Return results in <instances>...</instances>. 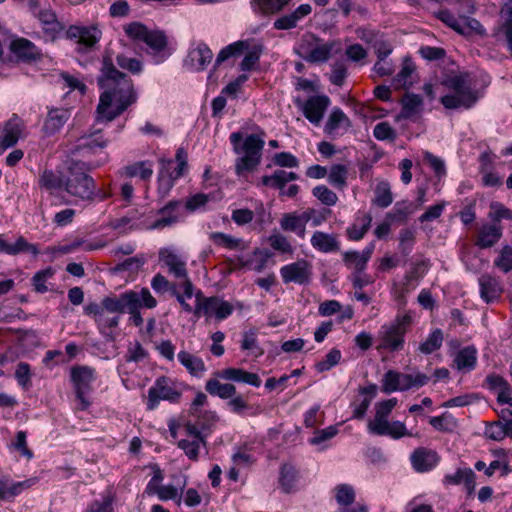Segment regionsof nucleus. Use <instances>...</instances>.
Listing matches in <instances>:
<instances>
[{
  "instance_id": "1",
  "label": "nucleus",
  "mask_w": 512,
  "mask_h": 512,
  "mask_svg": "<svg viewBox=\"0 0 512 512\" xmlns=\"http://www.w3.org/2000/svg\"><path fill=\"white\" fill-rule=\"evenodd\" d=\"M98 85L103 90L97 106L98 120L110 122L137 101L132 80L104 59Z\"/></svg>"
},
{
  "instance_id": "2",
  "label": "nucleus",
  "mask_w": 512,
  "mask_h": 512,
  "mask_svg": "<svg viewBox=\"0 0 512 512\" xmlns=\"http://www.w3.org/2000/svg\"><path fill=\"white\" fill-rule=\"evenodd\" d=\"M38 183L50 193L63 191L75 201H90L96 196V183L82 162H68L63 170L45 169Z\"/></svg>"
},
{
  "instance_id": "3",
  "label": "nucleus",
  "mask_w": 512,
  "mask_h": 512,
  "mask_svg": "<svg viewBox=\"0 0 512 512\" xmlns=\"http://www.w3.org/2000/svg\"><path fill=\"white\" fill-rule=\"evenodd\" d=\"M443 85L452 92L440 98L446 109H469L479 99L478 91L472 87L469 74L452 75L443 81Z\"/></svg>"
},
{
  "instance_id": "4",
  "label": "nucleus",
  "mask_w": 512,
  "mask_h": 512,
  "mask_svg": "<svg viewBox=\"0 0 512 512\" xmlns=\"http://www.w3.org/2000/svg\"><path fill=\"white\" fill-rule=\"evenodd\" d=\"M121 294L119 296L105 297L101 303H89L84 312L92 316L99 332L107 339L112 340L113 330L118 326L121 316Z\"/></svg>"
},
{
  "instance_id": "5",
  "label": "nucleus",
  "mask_w": 512,
  "mask_h": 512,
  "mask_svg": "<svg viewBox=\"0 0 512 512\" xmlns=\"http://www.w3.org/2000/svg\"><path fill=\"white\" fill-rule=\"evenodd\" d=\"M241 140L242 135L239 132H234L230 135V142L233 144L235 152L242 154L235 163V171L239 176L256 169L260 164L265 144L264 140L257 134L248 135L242 145L239 146Z\"/></svg>"
},
{
  "instance_id": "6",
  "label": "nucleus",
  "mask_w": 512,
  "mask_h": 512,
  "mask_svg": "<svg viewBox=\"0 0 512 512\" xmlns=\"http://www.w3.org/2000/svg\"><path fill=\"white\" fill-rule=\"evenodd\" d=\"M412 324V316L409 312L398 314L394 321L385 324L379 331L378 350L399 351L404 347V337Z\"/></svg>"
},
{
  "instance_id": "7",
  "label": "nucleus",
  "mask_w": 512,
  "mask_h": 512,
  "mask_svg": "<svg viewBox=\"0 0 512 512\" xmlns=\"http://www.w3.org/2000/svg\"><path fill=\"white\" fill-rule=\"evenodd\" d=\"M121 314L128 313L130 321L136 326L143 325V318L140 313L142 307L153 309L157 306V300L151 294L148 288H142L140 291H126L121 294Z\"/></svg>"
},
{
  "instance_id": "8",
  "label": "nucleus",
  "mask_w": 512,
  "mask_h": 512,
  "mask_svg": "<svg viewBox=\"0 0 512 512\" xmlns=\"http://www.w3.org/2000/svg\"><path fill=\"white\" fill-rule=\"evenodd\" d=\"M28 7L31 14L41 23L47 40L54 41L64 31L63 23L58 20L56 13L50 8L47 0H29Z\"/></svg>"
},
{
  "instance_id": "9",
  "label": "nucleus",
  "mask_w": 512,
  "mask_h": 512,
  "mask_svg": "<svg viewBox=\"0 0 512 512\" xmlns=\"http://www.w3.org/2000/svg\"><path fill=\"white\" fill-rule=\"evenodd\" d=\"M338 43L323 42L313 34L304 35L297 46V54L309 63L326 62Z\"/></svg>"
},
{
  "instance_id": "10",
  "label": "nucleus",
  "mask_w": 512,
  "mask_h": 512,
  "mask_svg": "<svg viewBox=\"0 0 512 512\" xmlns=\"http://www.w3.org/2000/svg\"><path fill=\"white\" fill-rule=\"evenodd\" d=\"M430 377L424 373L415 374L401 373L395 370H388L382 379V391L390 394L395 391H407L412 388H421L426 385Z\"/></svg>"
},
{
  "instance_id": "11",
  "label": "nucleus",
  "mask_w": 512,
  "mask_h": 512,
  "mask_svg": "<svg viewBox=\"0 0 512 512\" xmlns=\"http://www.w3.org/2000/svg\"><path fill=\"white\" fill-rule=\"evenodd\" d=\"M180 397L181 392L177 389L173 380L165 376L159 377L148 390L147 409L151 411L156 409L161 400L176 403Z\"/></svg>"
},
{
  "instance_id": "12",
  "label": "nucleus",
  "mask_w": 512,
  "mask_h": 512,
  "mask_svg": "<svg viewBox=\"0 0 512 512\" xmlns=\"http://www.w3.org/2000/svg\"><path fill=\"white\" fill-rule=\"evenodd\" d=\"M125 32L130 38L146 43L155 53L162 52L167 47V37L163 32L148 30L143 24L131 23L126 26Z\"/></svg>"
},
{
  "instance_id": "13",
  "label": "nucleus",
  "mask_w": 512,
  "mask_h": 512,
  "mask_svg": "<svg viewBox=\"0 0 512 512\" xmlns=\"http://www.w3.org/2000/svg\"><path fill=\"white\" fill-rule=\"evenodd\" d=\"M312 275V264L305 259H299L280 268V276L284 284L307 285L311 282Z\"/></svg>"
},
{
  "instance_id": "14",
  "label": "nucleus",
  "mask_w": 512,
  "mask_h": 512,
  "mask_svg": "<svg viewBox=\"0 0 512 512\" xmlns=\"http://www.w3.org/2000/svg\"><path fill=\"white\" fill-rule=\"evenodd\" d=\"M65 37L86 49H91L100 41L102 31L97 24L71 25L65 31Z\"/></svg>"
},
{
  "instance_id": "15",
  "label": "nucleus",
  "mask_w": 512,
  "mask_h": 512,
  "mask_svg": "<svg viewBox=\"0 0 512 512\" xmlns=\"http://www.w3.org/2000/svg\"><path fill=\"white\" fill-rule=\"evenodd\" d=\"M159 261L168 269V273L174 278L184 281L190 279L186 267V258L175 250L162 248L159 250Z\"/></svg>"
},
{
  "instance_id": "16",
  "label": "nucleus",
  "mask_w": 512,
  "mask_h": 512,
  "mask_svg": "<svg viewBox=\"0 0 512 512\" xmlns=\"http://www.w3.org/2000/svg\"><path fill=\"white\" fill-rule=\"evenodd\" d=\"M296 104L307 120L318 125L330 105V99L326 95H316L309 97L306 101L296 100Z\"/></svg>"
},
{
  "instance_id": "17",
  "label": "nucleus",
  "mask_w": 512,
  "mask_h": 512,
  "mask_svg": "<svg viewBox=\"0 0 512 512\" xmlns=\"http://www.w3.org/2000/svg\"><path fill=\"white\" fill-rule=\"evenodd\" d=\"M25 129L24 121L13 114L10 119L0 125V148L4 151L13 147L23 137Z\"/></svg>"
},
{
  "instance_id": "18",
  "label": "nucleus",
  "mask_w": 512,
  "mask_h": 512,
  "mask_svg": "<svg viewBox=\"0 0 512 512\" xmlns=\"http://www.w3.org/2000/svg\"><path fill=\"white\" fill-rule=\"evenodd\" d=\"M213 59L211 49L203 42L191 47L184 60V66L193 72H200L207 68Z\"/></svg>"
},
{
  "instance_id": "19",
  "label": "nucleus",
  "mask_w": 512,
  "mask_h": 512,
  "mask_svg": "<svg viewBox=\"0 0 512 512\" xmlns=\"http://www.w3.org/2000/svg\"><path fill=\"white\" fill-rule=\"evenodd\" d=\"M160 216L150 225V229H164L178 223L183 217V203L171 200L158 210Z\"/></svg>"
},
{
  "instance_id": "20",
  "label": "nucleus",
  "mask_w": 512,
  "mask_h": 512,
  "mask_svg": "<svg viewBox=\"0 0 512 512\" xmlns=\"http://www.w3.org/2000/svg\"><path fill=\"white\" fill-rule=\"evenodd\" d=\"M439 461L438 453L427 447H418L410 455L411 465L418 473L431 471L438 465Z\"/></svg>"
},
{
  "instance_id": "21",
  "label": "nucleus",
  "mask_w": 512,
  "mask_h": 512,
  "mask_svg": "<svg viewBox=\"0 0 512 512\" xmlns=\"http://www.w3.org/2000/svg\"><path fill=\"white\" fill-rule=\"evenodd\" d=\"M374 251V244H369L362 252L346 251L342 253V261L347 269L353 270L352 274H362L366 269Z\"/></svg>"
},
{
  "instance_id": "22",
  "label": "nucleus",
  "mask_w": 512,
  "mask_h": 512,
  "mask_svg": "<svg viewBox=\"0 0 512 512\" xmlns=\"http://www.w3.org/2000/svg\"><path fill=\"white\" fill-rule=\"evenodd\" d=\"M69 109L52 107L48 109L47 117L44 121L42 131L45 135L51 136L58 133L70 118Z\"/></svg>"
},
{
  "instance_id": "23",
  "label": "nucleus",
  "mask_w": 512,
  "mask_h": 512,
  "mask_svg": "<svg viewBox=\"0 0 512 512\" xmlns=\"http://www.w3.org/2000/svg\"><path fill=\"white\" fill-rule=\"evenodd\" d=\"M475 473L470 468H459L453 474H446L442 480L443 485L448 488L463 484L468 495H471L476 486Z\"/></svg>"
},
{
  "instance_id": "24",
  "label": "nucleus",
  "mask_w": 512,
  "mask_h": 512,
  "mask_svg": "<svg viewBox=\"0 0 512 512\" xmlns=\"http://www.w3.org/2000/svg\"><path fill=\"white\" fill-rule=\"evenodd\" d=\"M311 246L322 253H333L340 250L341 244L337 234L315 231L310 239Z\"/></svg>"
},
{
  "instance_id": "25",
  "label": "nucleus",
  "mask_w": 512,
  "mask_h": 512,
  "mask_svg": "<svg viewBox=\"0 0 512 512\" xmlns=\"http://www.w3.org/2000/svg\"><path fill=\"white\" fill-rule=\"evenodd\" d=\"M312 12L310 4H301L294 11L285 14L274 22V28L277 30H289L297 27L298 23Z\"/></svg>"
},
{
  "instance_id": "26",
  "label": "nucleus",
  "mask_w": 512,
  "mask_h": 512,
  "mask_svg": "<svg viewBox=\"0 0 512 512\" xmlns=\"http://www.w3.org/2000/svg\"><path fill=\"white\" fill-rule=\"evenodd\" d=\"M478 283L480 296L486 303L497 300L503 292L500 280L490 274L481 275L478 279Z\"/></svg>"
},
{
  "instance_id": "27",
  "label": "nucleus",
  "mask_w": 512,
  "mask_h": 512,
  "mask_svg": "<svg viewBox=\"0 0 512 512\" xmlns=\"http://www.w3.org/2000/svg\"><path fill=\"white\" fill-rule=\"evenodd\" d=\"M372 223V216L368 212L358 211L353 223L347 227L346 236L351 241H360L369 231Z\"/></svg>"
},
{
  "instance_id": "28",
  "label": "nucleus",
  "mask_w": 512,
  "mask_h": 512,
  "mask_svg": "<svg viewBox=\"0 0 512 512\" xmlns=\"http://www.w3.org/2000/svg\"><path fill=\"white\" fill-rule=\"evenodd\" d=\"M202 315L211 316L214 315L218 320H224L233 313V306L216 296L209 297L205 300Z\"/></svg>"
},
{
  "instance_id": "29",
  "label": "nucleus",
  "mask_w": 512,
  "mask_h": 512,
  "mask_svg": "<svg viewBox=\"0 0 512 512\" xmlns=\"http://www.w3.org/2000/svg\"><path fill=\"white\" fill-rule=\"evenodd\" d=\"M503 229L500 224H484L480 227L475 244L480 248L494 246L502 237Z\"/></svg>"
},
{
  "instance_id": "30",
  "label": "nucleus",
  "mask_w": 512,
  "mask_h": 512,
  "mask_svg": "<svg viewBox=\"0 0 512 512\" xmlns=\"http://www.w3.org/2000/svg\"><path fill=\"white\" fill-rule=\"evenodd\" d=\"M215 375L223 380L243 382L254 387L261 385V379L256 373L247 372L240 368H226L215 372Z\"/></svg>"
},
{
  "instance_id": "31",
  "label": "nucleus",
  "mask_w": 512,
  "mask_h": 512,
  "mask_svg": "<svg viewBox=\"0 0 512 512\" xmlns=\"http://www.w3.org/2000/svg\"><path fill=\"white\" fill-rule=\"evenodd\" d=\"M416 81V67L410 59H405L402 63L401 70L392 80L394 89H409Z\"/></svg>"
},
{
  "instance_id": "32",
  "label": "nucleus",
  "mask_w": 512,
  "mask_h": 512,
  "mask_svg": "<svg viewBox=\"0 0 512 512\" xmlns=\"http://www.w3.org/2000/svg\"><path fill=\"white\" fill-rule=\"evenodd\" d=\"M22 252L38 255L39 249L35 244L29 243L22 236L18 237L15 243L11 244L4 239V235L0 234V253L17 255Z\"/></svg>"
},
{
  "instance_id": "33",
  "label": "nucleus",
  "mask_w": 512,
  "mask_h": 512,
  "mask_svg": "<svg viewBox=\"0 0 512 512\" xmlns=\"http://www.w3.org/2000/svg\"><path fill=\"white\" fill-rule=\"evenodd\" d=\"M280 227L283 231L294 232L303 239L306 234L305 211L302 214L285 213L280 219Z\"/></svg>"
},
{
  "instance_id": "34",
  "label": "nucleus",
  "mask_w": 512,
  "mask_h": 512,
  "mask_svg": "<svg viewBox=\"0 0 512 512\" xmlns=\"http://www.w3.org/2000/svg\"><path fill=\"white\" fill-rule=\"evenodd\" d=\"M178 361L188 371L191 376L202 377L206 372V365L202 358L186 351L181 350L177 354Z\"/></svg>"
},
{
  "instance_id": "35",
  "label": "nucleus",
  "mask_w": 512,
  "mask_h": 512,
  "mask_svg": "<svg viewBox=\"0 0 512 512\" xmlns=\"http://www.w3.org/2000/svg\"><path fill=\"white\" fill-rule=\"evenodd\" d=\"M95 369L88 366H77L71 369V379L75 390L90 391L91 384L95 380Z\"/></svg>"
},
{
  "instance_id": "36",
  "label": "nucleus",
  "mask_w": 512,
  "mask_h": 512,
  "mask_svg": "<svg viewBox=\"0 0 512 512\" xmlns=\"http://www.w3.org/2000/svg\"><path fill=\"white\" fill-rule=\"evenodd\" d=\"M34 484L33 479L10 482L7 477L0 478V500H9Z\"/></svg>"
},
{
  "instance_id": "37",
  "label": "nucleus",
  "mask_w": 512,
  "mask_h": 512,
  "mask_svg": "<svg viewBox=\"0 0 512 512\" xmlns=\"http://www.w3.org/2000/svg\"><path fill=\"white\" fill-rule=\"evenodd\" d=\"M220 377L214 374V377L208 379L205 383V390L211 396H217L221 399L232 398L236 394V387L231 383L220 382Z\"/></svg>"
},
{
  "instance_id": "38",
  "label": "nucleus",
  "mask_w": 512,
  "mask_h": 512,
  "mask_svg": "<svg viewBox=\"0 0 512 512\" xmlns=\"http://www.w3.org/2000/svg\"><path fill=\"white\" fill-rule=\"evenodd\" d=\"M350 126L351 122L347 115L342 111V109L336 107L331 111L324 130L329 135H336L340 129L347 131Z\"/></svg>"
},
{
  "instance_id": "39",
  "label": "nucleus",
  "mask_w": 512,
  "mask_h": 512,
  "mask_svg": "<svg viewBox=\"0 0 512 512\" xmlns=\"http://www.w3.org/2000/svg\"><path fill=\"white\" fill-rule=\"evenodd\" d=\"M11 51L22 60H34L40 55L39 49L30 40L18 38L11 43Z\"/></svg>"
},
{
  "instance_id": "40",
  "label": "nucleus",
  "mask_w": 512,
  "mask_h": 512,
  "mask_svg": "<svg viewBox=\"0 0 512 512\" xmlns=\"http://www.w3.org/2000/svg\"><path fill=\"white\" fill-rule=\"evenodd\" d=\"M119 174L122 177H139L141 180H149L153 175L152 164L149 161H138L124 166Z\"/></svg>"
},
{
  "instance_id": "41",
  "label": "nucleus",
  "mask_w": 512,
  "mask_h": 512,
  "mask_svg": "<svg viewBox=\"0 0 512 512\" xmlns=\"http://www.w3.org/2000/svg\"><path fill=\"white\" fill-rule=\"evenodd\" d=\"M401 105L402 109L400 112V117L409 119L421 111L423 99L420 95L414 93H406L401 99Z\"/></svg>"
},
{
  "instance_id": "42",
  "label": "nucleus",
  "mask_w": 512,
  "mask_h": 512,
  "mask_svg": "<svg viewBox=\"0 0 512 512\" xmlns=\"http://www.w3.org/2000/svg\"><path fill=\"white\" fill-rule=\"evenodd\" d=\"M183 292L177 289V285L173 286L172 295L176 298L182 309L186 313H193V307L187 302L194 295L195 286L190 279H186L179 284Z\"/></svg>"
},
{
  "instance_id": "43",
  "label": "nucleus",
  "mask_w": 512,
  "mask_h": 512,
  "mask_svg": "<svg viewBox=\"0 0 512 512\" xmlns=\"http://www.w3.org/2000/svg\"><path fill=\"white\" fill-rule=\"evenodd\" d=\"M298 179V175L294 172H287L285 170H276L272 175H265L261 178V183L264 186H270L282 190L288 182Z\"/></svg>"
},
{
  "instance_id": "44",
  "label": "nucleus",
  "mask_w": 512,
  "mask_h": 512,
  "mask_svg": "<svg viewBox=\"0 0 512 512\" xmlns=\"http://www.w3.org/2000/svg\"><path fill=\"white\" fill-rule=\"evenodd\" d=\"M477 362V350L473 346L461 349L454 358V364L458 370H473Z\"/></svg>"
},
{
  "instance_id": "45",
  "label": "nucleus",
  "mask_w": 512,
  "mask_h": 512,
  "mask_svg": "<svg viewBox=\"0 0 512 512\" xmlns=\"http://www.w3.org/2000/svg\"><path fill=\"white\" fill-rule=\"evenodd\" d=\"M209 239L217 246L224 247L230 250H243L246 248L244 241L241 238L233 237L223 232H212Z\"/></svg>"
},
{
  "instance_id": "46",
  "label": "nucleus",
  "mask_w": 512,
  "mask_h": 512,
  "mask_svg": "<svg viewBox=\"0 0 512 512\" xmlns=\"http://www.w3.org/2000/svg\"><path fill=\"white\" fill-rule=\"evenodd\" d=\"M269 257H271L269 251L256 248L250 258L241 262V266L256 272H261L266 267Z\"/></svg>"
},
{
  "instance_id": "47",
  "label": "nucleus",
  "mask_w": 512,
  "mask_h": 512,
  "mask_svg": "<svg viewBox=\"0 0 512 512\" xmlns=\"http://www.w3.org/2000/svg\"><path fill=\"white\" fill-rule=\"evenodd\" d=\"M262 51L263 46L261 44H251L248 41V47L244 50L246 54L240 63V69L242 71L253 70L259 62Z\"/></svg>"
},
{
  "instance_id": "48",
  "label": "nucleus",
  "mask_w": 512,
  "mask_h": 512,
  "mask_svg": "<svg viewBox=\"0 0 512 512\" xmlns=\"http://www.w3.org/2000/svg\"><path fill=\"white\" fill-rule=\"evenodd\" d=\"M373 204L380 208H387L393 202V194L388 181H379L375 187Z\"/></svg>"
},
{
  "instance_id": "49",
  "label": "nucleus",
  "mask_w": 512,
  "mask_h": 512,
  "mask_svg": "<svg viewBox=\"0 0 512 512\" xmlns=\"http://www.w3.org/2000/svg\"><path fill=\"white\" fill-rule=\"evenodd\" d=\"M291 0H251L255 11L262 14H275L280 12Z\"/></svg>"
},
{
  "instance_id": "50",
  "label": "nucleus",
  "mask_w": 512,
  "mask_h": 512,
  "mask_svg": "<svg viewBox=\"0 0 512 512\" xmlns=\"http://www.w3.org/2000/svg\"><path fill=\"white\" fill-rule=\"evenodd\" d=\"M270 247L281 254L292 255L294 248L287 236L278 231H273L267 239Z\"/></svg>"
},
{
  "instance_id": "51",
  "label": "nucleus",
  "mask_w": 512,
  "mask_h": 512,
  "mask_svg": "<svg viewBox=\"0 0 512 512\" xmlns=\"http://www.w3.org/2000/svg\"><path fill=\"white\" fill-rule=\"evenodd\" d=\"M415 206L409 201H399L395 204L393 210L386 214V218L391 221L404 222L409 215L415 211Z\"/></svg>"
},
{
  "instance_id": "52",
  "label": "nucleus",
  "mask_w": 512,
  "mask_h": 512,
  "mask_svg": "<svg viewBox=\"0 0 512 512\" xmlns=\"http://www.w3.org/2000/svg\"><path fill=\"white\" fill-rule=\"evenodd\" d=\"M502 22L499 25L495 35L498 40H501L505 43L509 53L512 56V15L511 16H501Z\"/></svg>"
},
{
  "instance_id": "53",
  "label": "nucleus",
  "mask_w": 512,
  "mask_h": 512,
  "mask_svg": "<svg viewBox=\"0 0 512 512\" xmlns=\"http://www.w3.org/2000/svg\"><path fill=\"white\" fill-rule=\"evenodd\" d=\"M444 340L443 332L435 329L428 338L419 345L418 350L425 355L431 354L441 348Z\"/></svg>"
},
{
  "instance_id": "54",
  "label": "nucleus",
  "mask_w": 512,
  "mask_h": 512,
  "mask_svg": "<svg viewBox=\"0 0 512 512\" xmlns=\"http://www.w3.org/2000/svg\"><path fill=\"white\" fill-rule=\"evenodd\" d=\"M248 47V41H238L230 44L223 48L217 55L215 60V66H219L221 63L226 61L232 56H238L244 53V50Z\"/></svg>"
},
{
  "instance_id": "55",
  "label": "nucleus",
  "mask_w": 512,
  "mask_h": 512,
  "mask_svg": "<svg viewBox=\"0 0 512 512\" xmlns=\"http://www.w3.org/2000/svg\"><path fill=\"white\" fill-rule=\"evenodd\" d=\"M205 446V439H181L178 442V447L184 451L185 455L190 460L193 461L198 459L200 448Z\"/></svg>"
},
{
  "instance_id": "56",
  "label": "nucleus",
  "mask_w": 512,
  "mask_h": 512,
  "mask_svg": "<svg viewBox=\"0 0 512 512\" xmlns=\"http://www.w3.org/2000/svg\"><path fill=\"white\" fill-rule=\"evenodd\" d=\"M458 33L465 36L472 34L483 35L485 34V29L477 19L466 16L461 18Z\"/></svg>"
},
{
  "instance_id": "57",
  "label": "nucleus",
  "mask_w": 512,
  "mask_h": 512,
  "mask_svg": "<svg viewBox=\"0 0 512 512\" xmlns=\"http://www.w3.org/2000/svg\"><path fill=\"white\" fill-rule=\"evenodd\" d=\"M348 169L342 164L333 165L330 169L328 179L336 188L342 189L346 186Z\"/></svg>"
},
{
  "instance_id": "58",
  "label": "nucleus",
  "mask_w": 512,
  "mask_h": 512,
  "mask_svg": "<svg viewBox=\"0 0 512 512\" xmlns=\"http://www.w3.org/2000/svg\"><path fill=\"white\" fill-rule=\"evenodd\" d=\"M297 472L291 465H283L280 474V484L284 492L289 493L295 487Z\"/></svg>"
},
{
  "instance_id": "59",
  "label": "nucleus",
  "mask_w": 512,
  "mask_h": 512,
  "mask_svg": "<svg viewBox=\"0 0 512 512\" xmlns=\"http://www.w3.org/2000/svg\"><path fill=\"white\" fill-rule=\"evenodd\" d=\"M335 498L339 505L347 507L355 500V492L352 486L348 484H340L335 488Z\"/></svg>"
},
{
  "instance_id": "60",
  "label": "nucleus",
  "mask_w": 512,
  "mask_h": 512,
  "mask_svg": "<svg viewBox=\"0 0 512 512\" xmlns=\"http://www.w3.org/2000/svg\"><path fill=\"white\" fill-rule=\"evenodd\" d=\"M494 266L504 273L512 271V245L502 247L498 257L494 260Z\"/></svg>"
},
{
  "instance_id": "61",
  "label": "nucleus",
  "mask_w": 512,
  "mask_h": 512,
  "mask_svg": "<svg viewBox=\"0 0 512 512\" xmlns=\"http://www.w3.org/2000/svg\"><path fill=\"white\" fill-rule=\"evenodd\" d=\"M55 274V270L52 267H47L43 270L38 271L32 278V284L36 292L45 293L48 291L46 282L52 278Z\"/></svg>"
},
{
  "instance_id": "62",
  "label": "nucleus",
  "mask_w": 512,
  "mask_h": 512,
  "mask_svg": "<svg viewBox=\"0 0 512 512\" xmlns=\"http://www.w3.org/2000/svg\"><path fill=\"white\" fill-rule=\"evenodd\" d=\"M341 357V351L333 348L326 354L323 360L316 363L315 368L320 373L328 371L340 362Z\"/></svg>"
},
{
  "instance_id": "63",
  "label": "nucleus",
  "mask_w": 512,
  "mask_h": 512,
  "mask_svg": "<svg viewBox=\"0 0 512 512\" xmlns=\"http://www.w3.org/2000/svg\"><path fill=\"white\" fill-rule=\"evenodd\" d=\"M315 196L322 204L326 206H334L338 201V196L325 185H318L312 190Z\"/></svg>"
},
{
  "instance_id": "64",
  "label": "nucleus",
  "mask_w": 512,
  "mask_h": 512,
  "mask_svg": "<svg viewBox=\"0 0 512 512\" xmlns=\"http://www.w3.org/2000/svg\"><path fill=\"white\" fill-rule=\"evenodd\" d=\"M489 219L498 224L501 220H512V210L500 202H492L490 205Z\"/></svg>"
}]
</instances>
